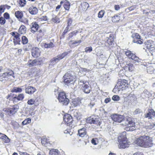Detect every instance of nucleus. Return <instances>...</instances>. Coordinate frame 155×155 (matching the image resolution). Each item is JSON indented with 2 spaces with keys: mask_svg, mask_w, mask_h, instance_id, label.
Listing matches in <instances>:
<instances>
[{
  "mask_svg": "<svg viewBox=\"0 0 155 155\" xmlns=\"http://www.w3.org/2000/svg\"><path fill=\"white\" fill-rule=\"evenodd\" d=\"M136 143L140 147H148L152 146L153 143L151 139L147 136H140L136 140Z\"/></svg>",
  "mask_w": 155,
  "mask_h": 155,
  "instance_id": "nucleus-1",
  "label": "nucleus"
},
{
  "mask_svg": "<svg viewBox=\"0 0 155 155\" xmlns=\"http://www.w3.org/2000/svg\"><path fill=\"white\" fill-rule=\"evenodd\" d=\"M13 71L9 69L4 68L2 66L0 67V81L3 82L10 79L11 76L14 78Z\"/></svg>",
  "mask_w": 155,
  "mask_h": 155,
  "instance_id": "nucleus-2",
  "label": "nucleus"
},
{
  "mask_svg": "<svg viewBox=\"0 0 155 155\" xmlns=\"http://www.w3.org/2000/svg\"><path fill=\"white\" fill-rule=\"evenodd\" d=\"M57 99L59 102L63 105H67L69 103V100L67 98L66 94L64 92H61L58 94Z\"/></svg>",
  "mask_w": 155,
  "mask_h": 155,
  "instance_id": "nucleus-3",
  "label": "nucleus"
},
{
  "mask_svg": "<svg viewBox=\"0 0 155 155\" xmlns=\"http://www.w3.org/2000/svg\"><path fill=\"white\" fill-rule=\"evenodd\" d=\"M79 83L80 87L83 92L86 94H88L90 92L91 88L88 82L81 80L80 81Z\"/></svg>",
  "mask_w": 155,
  "mask_h": 155,
  "instance_id": "nucleus-4",
  "label": "nucleus"
},
{
  "mask_svg": "<svg viewBox=\"0 0 155 155\" xmlns=\"http://www.w3.org/2000/svg\"><path fill=\"white\" fill-rule=\"evenodd\" d=\"M63 119L65 124L71 128H74L75 127L71 116L69 114H65L63 117Z\"/></svg>",
  "mask_w": 155,
  "mask_h": 155,
  "instance_id": "nucleus-5",
  "label": "nucleus"
},
{
  "mask_svg": "<svg viewBox=\"0 0 155 155\" xmlns=\"http://www.w3.org/2000/svg\"><path fill=\"white\" fill-rule=\"evenodd\" d=\"M64 82L65 84H68L70 83H73L75 81V76L72 75L70 73H66L63 77Z\"/></svg>",
  "mask_w": 155,
  "mask_h": 155,
  "instance_id": "nucleus-6",
  "label": "nucleus"
},
{
  "mask_svg": "<svg viewBox=\"0 0 155 155\" xmlns=\"http://www.w3.org/2000/svg\"><path fill=\"white\" fill-rule=\"evenodd\" d=\"M121 124L123 126H135V123L133 121L132 118L130 117H127L124 119L122 121Z\"/></svg>",
  "mask_w": 155,
  "mask_h": 155,
  "instance_id": "nucleus-7",
  "label": "nucleus"
},
{
  "mask_svg": "<svg viewBox=\"0 0 155 155\" xmlns=\"http://www.w3.org/2000/svg\"><path fill=\"white\" fill-rule=\"evenodd\" d=\"M131 37L134 39L133 42L137 44H141L143 43V40L140 38V37L138 33H134L131 35Z\"/></svg>",
  "mask_w": 155,
  "mask_h": 155,
  "instance_id": "nucleus-8",
  "label": "nucleus"
},
{
  "mask_svg": "<svg viewBox=\"0 0 155 155\" xmlns=\"http://www.w3.org/2000/svg\"><path fill=\"white\" fill-rule=\"evenodd\" d=\"M117 84L118 86V89H122V90L124 89L128 85L127 81L124 79H120L118 81Z\"/></svg>",
  "mask_w": 155,
  "mask_h": 155,
  "instance_id": "nucleus-9",
  "label": "nucleus"
},
{
  "mask_svg": "<svg viewBox=\"0 0 155 155\" xmlns=\"http://www.w3.org/2000/svg\"><path fill=\"white\" fill-rule=\"evenodd\" d=\"M110 117L112 120L119 123L121 122L124 119V117L123 115H119L116 114L112 115Z\"/></svg>",
  "mask_w": 155,
  "mask_h": 155,
  "instance_id": "nucleus-10",
  "label": "nucleus"
},
{
  "mask_svg": "<svg viewBox=\"0 0 155 155\" xmlns=\"http://www.w3.org/2000/svg\"><path fill=\"white\" fill-rule=\"evenodd\" d=\"M94 116L89 117L87 119V123L91 124H95L97 125H100V122L98 118H94Z\"/></svg>",
  "mask_w": 155,
  "mask_h": 155,
  "instance_id": "nucleus-11",
  "label": "nucleus"
},
{
  "mask_svg": "<svg viewBox=\"0 0 155 155\" xmlns=\"http://www.w3.org/2000/svg\"><path fill=\"white\" fill-rule=\"evenodd\" d=\"M118 147L119 148H125L128 147L129 146L127 140H118Z\"/></svg>",
  "mask_w": 155,
  "mask_h": 155,
  "instance_id": "nucleus-12",
  "label": "nucleus"
},
{
  "mask_svg": "<svg viewBox=\"0 0 155 155\" xmlns=\"http://www.w3.org/2000/svg\"><path fill=\"white\" fill-rule=\"evenodd\" d=\"M24 97L23 94H20L18 95H15L12 98V101L14 103H17L19 101H22Z\"/></svg>",
  "mask_w": 155,
  "mask_h": 155,
  "instance_id": "nucleus-13",
  "label": "nucleus"
},
{
  "mask_svg": "<svg viewBox=\"0 0 155 155\" xmlns=\"http://www.w3.org/2000/svg\"><path fill=\"white\" fill-rule=\"evenodd\" d=\"M41 51L37 48H33L32 49L31 54L32 56L35 58L37 57L40 55Z\"/></svg>",
  "mask_w": 155,
  "mask_h": 155,
  "instance_id": "nucleus-14",
  "label": "nucleus"
},
{
  "mask_svg": "<svg viewBox=\"0 0 155 155\" xmlns=\"http://www.w3.org/2000/svg\"><path fill=\"white\" fill-rule=\"evenodd\" d=\"M36 91L35 87L31 86H28L25 89V93L29 94H33Z\"/></svg>",
  "mask_w": 155,
  "mask_h": 155,
  "instance_id": "nucleus-15",
  "label": "nucleus"
},
{
  "mask_svg": "<svg viewBox=\"0 0 155 155\" xmlns=\"http://www.w3.org/2000/svg\"><path fill=\"white\" fill-rule=\"evenodd\" d=\"M64 4L63 6L64 8L66 10H69L70 6V3L67 0H64L60 2L61 4Z\"/></svg>",
  "mask_w": 155,
  "mask_h": 155,
  "instance_id": "nucleus-16",
  "label": "nucleus"
},
{
  "mask_svg": "<svg viewBox=\"0 0 155 155\" xmlns=\"http://www.w3.org/2000/svg\"><path fill=\"white\" fill-rule=\"evenodd\" d=\"M29 12L32 15H35L38 12V10L35 7L33 6H31L28 9Z\"/></svg>",
  "mask_w": 155,
  "mask_h": 155,
  "instance_id": "nucleus-17",
  "label": "nucleus"
},
{
  "mask_svg": "<svg viewBox=\"0 0 155 155\" xmlns=\"http://www.w3.org/2000/svg\"><path fill=\"white\" fill-rule=\"evenodd\" d=\"M19 108V106L17 105H14L12 108L9 110V113L11 115L15 114L18 111Z\"/></svg>",
  "mask_w": 155,
  "mask_h": 155,
  "instance_id": "nucleus-18",
  "label": "nucleus"
},
{
  "mask_svg": "<svg viewBox=\"0 0 155 155\" xmlns=\"http://www.w3.org/2000/svg\"><path fill=\"white\" fill-rule=\"evenodd\" d=\"M31 29L32 32L34 33L37 31L39 28V25L36 22H32L31 24Z\"/></svg>",
  "mask_w": 155,
  "mask_h": 155,
  "instance_id": "nucleus-19",
  "label": "nucleus"
},
{
  "mask_svg": "<svg viewBox=\"0 0 155 155\" xmlns=\"http://www.w3.org/2000/svg\"><path fill=\"white\" fill-rule=\"evenodd\" d=\"M0 139L5 143H7L10 141V139L5 135L0 133Z\"/></svg>",
  "mask_w": 155,
  "mask_h": 155,
  "instance_id": "nucleus-20",
  "label": "nucleus"
},
{
  "mask_svg": "<svg viewBox=\"0 0 155 155\" xmlns=\"http://www.w3.org/2000/svg\"><path fill=\"white\" fill-rule=\"evenodd\" d=\"M130 59L131 60V61H133L134 63L137 64L141 62V60L139 59L138 57L136 56L134 54Z\"/></svg>",
  "mask_w": 155,
  "mask_h": 155,
  "instance_id": "nucleus-21",
  "label": "nucleus"
},
{
  "mask_svg": "<svg viewBox=\"0 0 155 155\" xmlns=\"http://www.w3.org/2000/svg\"><path fill=\"white\" fill-rule=\"evenodd\" d=\"M60 61L58 58L57 56L56 57L53 58L50 61V63L49 64V66L54 65Z\"/></svg>",
  "mask_w": 155,
  "mask_h": 155,
  "instance_id": "nucleus-22",
  "label": "nucleus"
},
{
  "mask_svg": "<svg viewBox=\"0 0 155 155\" xmlns=\"http://www.w3.org/2000/svg\"><path fill=\"white\" fill-rule=\"evenodd\" d=\"M78 134L80 137H84L86 133V129L85 128H83L78 130Z\"/></svg>",
  "mask_w": 155,
  "mask_h": 155,
  "instance_id": "nucleus-23",
  "label": "nucleus"
},
{
  "mask_svg": "<svg viewBox=\"0 0 155 155\" xmlns=\"http://www.w3.org/2000/svg\"><path fill=\"white\" fill-rule=\"evenodd\" d=\"M118 141L123 140H127L126 137V133L125 131L120 134L118 137Z\"/></svg>",
  "mask_w": 155,
  "mask_h": 155,
  "instance_id": "nucleus-24",
  "label": "nucleus"
},
{
  "mask_svg": "<svg viewBox=\"0 0 155 155\" xmlns=\"http://www.w3.org/2000/svg\"><path fill=\"white\" fill-rule=\"evenodd\" d=\"M81 103L80 100L78 98H75L72 100L71 102V105L76 107L80 104Z\"/></svg>",
  "mask_w": 155,
  "mask_h": 155,
  "instance_id": "nucleus-25",
  "label": "nucleus"
},
{
  "mask_svg": "<svg viewBox=\"0 0 155 155\" xmlns=\"http://www.w3.org/2000/svg\"><path fill=\"white\" fill-rule=\"evenodd\" d=\"M49 155H60L59 151L57 149H52L49 152Z\"/></svg>",
  "mask_w": 155,
  "mask_h": 155,
  "instance_id": "nucleus-26",
  "label": "nucleus"
},
{
  "mask_svg": "<svg viewBox=\"0 0 155 155\" xmlns=\"http://www.w3.org/2000/svg\"><path fill=\"white\" fill-rule=\"evenodd\" d=\"M148 112L144 115L145 118H147L148 119H152L153 117V109H150L148 110Z\"/></svg>",
  "mask_w": 155,
  "mask_h": 155,
  "instance_id": "nucleus-27",
  "label": "nucleus"
},
{
  "mask_svg": "<svg viewBox=\"0 0 155 155\" xmlns=\"http://www.w3.org/2000/svg\"><path fill=\"white\" fill-rule=\"evenodd\" d=\"M71 50H69L68 51L65 52L63 53L58 55L57 57L60 60L63 58L65 56L67 55L68 54L71 52Z\"/></svg>",
  "mask_w": 155,
  "mask_h": 155,
  "instance_id": "nucleus-28",
  "label": "nucleus"
},
{
  "mask_svg": "<svg viewBox=\"0 0 155 155\" xmlns=\"http://www.w3.org/2000/svg\"><path fill=\"white\" fill-rule=\"evenodd\" d=\"M15 17L20 20L23 16V14L21 11H18L16 12L15 13Z\"/></svg>",
  "mask_w": 155,
  "mask_h": 155,
  "instance_id": "nucleus-29",
  "label": "nucleus"
},
{
  "mask_svg": "<svg viewBox=\"0 0 155 155\" xmlns=\"http://www.w3.org/2000/svg\"><path fill=\"white\" fill-rule=\"evenodd\" d=\"M73 115L77 120H80L81 118L80 113L77 111H74L73 113Z\"/></svg>",
  "mask_w": 155,
  "mask_h": 155,
  "instance_id": "nucleus-30",
  "label": "nucleus"
},
{
  "mask_svg": "<svg viewBox=\"0 0 155 155\" xmlns=\"http://www.w3.org/2000/svg\"><path fill=\"white\" fill-rule=\"evenodd\" d=\"M124 52L125 54L129 58H131L134 54L129 50H127L126 51H124Z\"/></svg>",
  "mask_w": 155,
  "mask_h": 155,
  "instance_id": "nucleus-31",
  "label": "nucleus"
},
{
  "mask_svg": "<svg viewBox=\"0 0 155 155\" xmlns=\"http://www.w3.org/2000/svg\"><path fill=\"white\" fill-rule=\"evenodd\" d=\"M20 35H18L16 37L14 38L13 39L14 40V44L15 45H16L17 44H20V38H19Z\"/></svg>",
  "mask_w": 155,
  "mask_h": 155,
  "instance_id": "nucleus-32",
  "label": "nucleus"
},
{
  "mask_svg": "<svg viewBox=\"0 0 155 155\" xmlns=\"http://www.w3.org/2000/svg\"><path fill=\"white\" fill-rule=\"evenodd\" d=\"M26 28L24 25H21L18 30L19 33L21 34L25 33L26 32Z\"/></svg>",
  "mask_w": 155,
  "mask_h": 155,
  "instance_id": "nucleus-33",
  "label": "nucleus"
},
{
  "mask_svg": "<svg viewBox=\"0 0 155 155\" xmlns=\"http://www.w3.org/2000/svg\"><path fill=\"white\" fill-rule=\"evenodd\" d=\"M45 31L44 30H40L38 32V36L39 38H41L44 36L45 33Z\"/></svg>",
  "mask_w": 155,
  "mask_h": 155,
  "instance_id": "nucleus-34",
  "label": "nucleus"
},
{
  "mask_svg": "<svg viewBox=\"0 0 155 155\" xmlns=\"http://www.w3.org/2000/svg\"><path fill=\"white\" fill-rule=\"evenodd\" d=\"M127 127L125 128V129L127 131H132L135 129V126H127Z\"/></svg>",
  "mask_w": 155,
  "mask_h": 155,
  "instance_id": "nucleus-35",
  "label": "nucleus"
},
{
  "mask_svg": "<svg viewBox=\"0 0 155 155\" xmlns=\"http://www.w3.org/2000/svg\"><path fill=\"white\" fill-rule=\"evenodd\" d=\"M120 19V17L119 15H115L112 18V21L114 22L118 21Z\"/></svg>",
  "mask_w": 155,
  "mask_h": 155,
  "instance_id": "nucleus-36",
  "label": "nucleus"
},
{
  "mask_svg": "<svg viewBox=\"0 0 155 155\" xmlns=\"http://www.w3.org/2000/svg\"><path fill=\"white\" fill-rule=\"evenodd\" d=\"M19 6L21 7H24L26 4V1L25 0H18Z\"/></svg>",
  "mask_w": 155,
  "mask_h": 155,
  "instance_id": "nucleus-37",
  "label": "nucleus"
},
{
  "mask_svg": "<svg viewBox=\"0 0 155 155\" xmlns=\"http://www.w3.org/2000/svg\"><path fill=\"white\" fill-rule=\"evenodd\" d=\"M31 122V119L28 118L25 119L22 123V124L23 125H26L30 123Z\"/></svg>",
  "mask_w": 155,
  "mask_h": 155,
  "instance_id": "nucleus-38",
  "label": "nucleus"
},
{
  "mask_svg": "<svg viewBox=\"0 0 155 155\" xmlns=\"http://www.w3.org/2000/svg\"><path fill=\"white\" fill-rule=\"evenodd\" d=\"M35 100L34 99H31L28 100L27 101V104H28L30 105H36L35 104Z\"/></svg>",
  "mask_w": 155,
  "mask_h": 155,
  "instance_id": "nucleus-39",
  "label": "nucleus"
},
{
  "mask_svg": "<svg viewBox=\"0 0 155 155\" xmlns=\"http://www.w3.org/2000/svg\"><path fill=\"white\" fill-rule=\"evenodd\" d=\"M105 13V11L104 10H101L98 13V17L99 18H102L103 17Z\"/></svg>",
  "mask_w": 155,
  "mask_h": 155,
  "instance_id": "nucleus-40",
  "label": "nucleus"
},
{
  "mask_svg": "<svg viewBox=\"0 0 155 155\" xmlns=\"http://www.w3.org/2000/svg\"><path fill=\"white\" fill-rule=\"evenodd\" d=\"M154 70V68L152 66H150L147 68V71L149 73L152 74Z\"/></svg>",
  "mask_w": 155,
  "mask_h": 155,
  "instance_id": "nucleus-41",
  "label": "nucleus"
},
{
  "mask_svg": "<svg viewBox=\"0 0 155 155\" xmlns=\"http://www.w3.org/2000/svg\"><path fill=\"white\" fill-rule=\"evenodd\" d=\"M36 60H34L32 61H30V62H29L28 63V65H29L30 67H32L33 66H35L36 65Z\"/></svg>",
  "mask_w": 155,
  "mask_h": 155,
  "instance_id": "nucleus-42",
  "label": "nucleus"
},
{
  "mask_svg": "<svg viewBox=\"0 0 155 155\" xmlns=\"http://www.w3.org/2000/svg\"><path fill=\"white\" fill-rule=\"evenodd\" d=\"M41 142L42 144L45 146H47L48 143L47 142V138H43L41 139Z\"/></svg>",
  "mask_w": 155,
  "mask_h": 155,
  "instance_id": "nucleus-43",
  "label": "nucleus"
},
{
  "mask_svg": "<svg viewBox=\"0 0 155 155\" xmlns=\"http://www.w3.org/2000/svg\"><path fill=\"white\" fill-rule=\"evenodd\" d=\"M22 42L23 44L27 43L28 41L27 37L25 36H23L21 38Z\"/></svg>",
  "mask_w": 155,
  "mask_h": 155,
  "instance_id": "nucleus-44",
  "label": "nucleus"
},
{
  "mask_svg": "<svg viewBox=\"0 0 155 155\" xmlns=\"http://www.w3.org/2000/svg\"><path fill=\"white\" fill-rule=\"evenodd\" d=\"M22 91V89L20 87H14L12 90V92H20Z\"/></svg>",
  "mask_w": 155,
  "mask_h": 155,
  "instance_id": "nucleus-45",
  "label": "nucleus"
},
{
  "mask_svg": "<svg viewBox=\"0 0 155 155\" xmlns=\"http://www.w3.org/2000/svg\"><path fill=\"white\" fill-rule=\"evenodd\" d=\"M142 113V110L139 109L137 108L133 112V114L134 115H136L138 114H140Z\"/></svg>",
  "mask_w": 155,
  "mask_h": 155,
  "instance_id": "nucleus-46",
  "label": "nucleus"
},
{
  "mask_svg": "<svg viewBox=\"0 0 155 155\" xmlns=\"http://www.w3.org/2000/svg\"><path fill=\"white\" fill-rule=\"evenodd\" d=\"M53 45L52 42H50L48 44L45 43L44 44V46L45 48H48L52 47Z\"/></svg>",
  "mask_w": 155,
  "mask_h": 155,
  "instance_id": "nucleus-47",
  "label": "nucleus"
},
{
  "mask_svg": "<svg viewBox=\"0 0 155 155\" xmlns=\"http://www.w3.org/2000/svg\"><path fill=\"white\" fill-rule=\"evenodd\" d=\"M127 67L128 68V70L130 71H131L134 70V67L132 64L129 63L127 64Z\"/></svg>",
  "mask_w": 155,
  "mask_h": 155,
  "instance_id": "nucleus-48",
  "label": "nucleus"
},
{
  "mask_svg": "<svg viewBox=\"0 0 155 155\" xmlns=\"http://www.w3.org/2000/svg\"><path fill=\"white\" fill-rule=\"evenodd\" d=\"M107 41H106V43H107V45H111L112 44V43L114 42V39H110L108 38H106Z\"/></svg>",
  "mask_w": 155,
  "mask_h": 155,
  "instance_id": "nucleus-49",
  "label": "nucleus"
},
{
  "mask_svg": "<svg viewBox=\"0 0 155 155\" xmlns=\"http://www.w3.org/2000/svg\"><path fill=\"white\" fill-rule=\"evenodd\" d=\"M36 65H40L43 63L42 59L40 58L38 59H35Z\"/></svg>",
  "mask_w": 155,
  "mask_h": 155,
  "instance_id": "nucleus-50",
  "label": "nucleus"
},
{
  "mask_svg": "<svg viewBox=\"0 0 155 155\" xmlns=\"http://www.w3.org/2000/svg\"><path fill=\"white\" fill-rule=\"evenodd\" d=\"M155 124L153 123H149V124L146 127V129H153Z\"/></svg>",
  "mask_w": 155,
  "mask_h": 155,
  "instance_id": "nucleus-51",
  "label": "nucleus"
},
{
  "mask_svg": "<svg viewBox=\"0 0 155 155\" xmlns=\"http://www.w3.org/2000/svg\"><path fill=\"white\" fill-rule=\"evenodd\" d=\"M6 22V20L4 18L2 17H0V24L1 25H4Z\"/></svg>",
  "mask_w": 155,
  "mask_h": 155,
  "instance_id": "nucleus-52",
  "label": "nucleus"
},
{
  "mask_svg": "<svg viewBox=\"0 0 155 155\" xmlns=\"http://www.w3.org/2000/svg\"><path fill=\"white\" fill-rule=\"evenodd\" d=\"M92 51V47L91 46L86 47L85 48V51L86 53L90 52Z\"/></svg>",
  "mask_w": 155,
  "mask_h": 155,
  "instance_id": "nucleus-53",
  "label": "nucleus"
},
{
  "mask_svg": "<svg viewBox=\"0 0 155 155\" xmlns=\"http://www.w3.org/2000/svg\"><path fill=\"white\" fill-rule=\"evenodd\" d=\"M52 21L54 22H59V18L57 16H55L54 17H53L52 19Z\"/></svg>",
  "mask_w": 155,
  "mask_h": 155,
  "instance_id": "nucleus-54",
  "label": "nucleus"
},
{
  "mask_svg": "<svg viewBox=\"0 0 155 155\" xmlns=\"http://www.w3.org/2000/svg\"><path fill=\"white\" fill-rule=\"evenodd\" d=\"M5 9V5H1L0 6V13L1 14L3 12Z\"/></svg>",
  "mask_w": 155,
  "mask_h": 155,
  "instance_id": "nucleus-55",
  "label": "nucleus"
},
{
  "mask_svg": "<svg viewBox=\"0 0 155 155\" xmlns=\"http://www.w3.org/2000/svg\"><path fill=\"white\" fill-rule=\"evenodd\" d=\"M112 99L114 101H118L120 99V97L117 95H114L112 97Z\"/></svg>",
  "mask_w": 155,
  "mask_h": 155,
  "instance_id": "nucleus-56",
  "label": "nucleus"
},
{
  "mask_svg": "<svg viewBox=\"0 0 155 155\" xmlns=\"http://www.w3.org/2000/svg\"><path fill=\"white\" fill-rule=\"evenodd\" d=\"M31 45L29 44H28L26 45V47L25 49V51H27L29 50L30 49H31Z\"/></svg>",
  "mask_w": 155,
  "mask_h": 155,
  "instance_id": "nucleus-57",
  "label": "nucleus"
},
{
  "mask_svg": "<svg viewBox=\"0 0 155 155\" xmlns=\"http://www.w3.org/2000/svg\"><path fill=\"white\" fill-rule=\"evenodd\" d=\"M5 19H8L10 18V16L9 14L7 12L5 13L3 15Z\"/></svg>",
  "mask_w": 155,
  "mask_h": 155,
  "instance_id": "nucleus-58",
  "label": "nucleus"
},
{
  "mask_svg": "<svg viewBox=\"0 0 155 155\" xmlns=\"http://www.w3.org/2000/svg\"><path fill=\"white\" fill-rule=\"evenodd\" d=\"M97 142H98L97 138H93L91 141V143L94 145H96L97 144Z\"/></svg>",
  "mask_w": 155,
  "mask_h": 155,
  "instance_id": "nucleus-59",
  "label": "nucleus"
},
{
  "mask_svg": "<svg viewBox=\"0 0 155 155\" xmlns=\"http://www.w3.org/2000/svg\"><path fill=\"white\" fill-rule=\"evenodd\" d=\"M14 97L13 96V94H10L9 95H8L6 97V98L8 99H9V100H12V98Z\"/></svg>",
  "mask_w": 155,
  "mask_h": 155,
  "instance_id": "nucleus-60",
  "label": "nucleus"
},
{
  "mask_svg": "<svg viewBox=\"0 0 155 155\" xmlns=\"http://www.w3.org/2000/svg\"><path fill=\"white\" fill-rule=\"evenodd\" d=\"M12 35L14 36V38L16 37L17 36L19 35V34L16 32H12L11 33Z\"/></svg>",
  "mask_w": 155,
  "mask_h": 155,
  "instance_id": "nucleus-61",
  "label": "nucleus"
},
{
  "mask_svg": "<svg viewBox=\"0 0 155 155\" xmlns=\"http://www.w3.org/2000/svg\"><path fill=\"white\" fill-rule=\"evenodd\" d=\"M72 23V20L71 18H69L68 21V27L70 26V25Z\"/></svg>",
  "mask_w": 155,
  "mask_h": 155,
  "instance_id": "nucleus-62",
  "label": "nucleus"
},
{
  "mask_svg": "<svg viewBox=\"0 0 155 155\" xmlns=\"http://www.w3.org/2000/svg\"><path fill=\"white\" fill-rule=\"evenodd\" d=\"M128 102L127 101H124L123 103V105L124 107H127L128 106Z\"/></svg>",
  "mask_w": 155,
  "mask_h": 155,
  "instance_id": "nucleus-63",
  "label": "nucleus"
},
{
  "mask_svg": "<svg viewBox=\"0 0 155 155\" xmlns=\"http://www.w3.org/2000/svg\"><path fill=\"white\" fill-rule=\"evenodd\" d=\"M111 101V99L110 98H107L105 99L104 100V102L106 104H107L108 103L110 102Z\"/></svg>",
  "mask_w": 155,
  "mask_h": 155,
  "instance_id": "nucleus-64",
  "label": "nucleus"
}]
</instances>
